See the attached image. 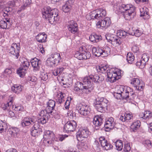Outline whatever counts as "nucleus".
I'll return each mask as SVG.
<instances>
[{
    "label": "nucleus",
    "instance_id": "1",
    "mask_svg": "<svg viewBox=\"0 0 152 152\" xmlns=\"http://www.w3.org/2000/svg\"><path fill=\"white\" fill-rule=\"evenodd\" d=\"M104 79L103 77H100L97 75H91L86 76L83 79V83L80 82L76 83L74 88V90L80 94L83 90L87 94H89L93 88L94 83H97L99 81H102Z\"/></svg>",
    "mask_w": 152,
    "mask_h": 152
},
{
    "label": "nucleus",
    "instance_id": "2",
    "mask_svg": "<svg viewBox=\"0 0 152 152\" xmlns=\"http://www.w3.org/2000/svg\"><path fill=\"white\" fill-rule=\"evenodd\" d=\"M117 11L119 14L125 12L124 17H127V20H130L134 18L136 15L135 7L131 4H122L117 6Z\"/></svg>",
    "mask_w": 152,
    "mask_h": 152
},
{
    "label": "nucleus",
    "instance_id": "3",
    "mask_svg": "<svg viewBox=\"0 0 152 152\" xmlns=\"http://www.w3.org/2000/svg\"><path fill=\"white\" fill-rule=\"evenodd\" d=\"M42 12L43 18L47 19L51 24L58 20V12L57 9L49 10L48 8H44Z\"/></svg>",
    "mask_w": 152,
    "mask_h": 152
},
{
    "label": "nucleus",
    "instance_id": "4",
    "mask_svg": "<svg viewBox=\"0 0 152 152\" xmlns=\"http://www.w3.org/2000/svg\"><path fill=\"white\" fill-rule=\"evenodd\" d=\"M107 74L108 80L111 83H114L120 78L121 71L117 68H112L107 70Z\"/></svg>",
    "mask_w": 152,
    "mask_h": 152
},
{
    "label": "nucleus",
    "instance_id": "5",
    "mask_svg": "<svg viewBox=\"0 0 152 152\" xmlns=\"http://www.w3.org/2000/svg\"><path fill=\"white\" fill-rule=\"evenodd\" d=\"M110 48L107 46L103 48L94 47L92 49L93 53L97 57L100 56L102 57H106L110 54Z\"/></svg>",
    "mask_w": 152,
    "mask_h": 152
},
{
    "label": "nucleus",
    "instance_id": "6",
    "mask_svg": "<svg viewBox=\"0 0 152 152\" xmlns=\"http://www.w3.org/2000/svg\"><path fill=\"white\" fill-rule=\"evenodd\" d=\"M108 101L106 99L101 98L99 100H96L94 104L96 109L99 112L102 113L107 109Z\"/></svg>",
    "mask_w": 152,
    "mask_h": 152
},
{
    "label": "nucleus",
    "instance_id": "7",
    "mask_svg": "<svg viewBox=\"0 0 152 152\" xmlns=\"http://www.w3.org/2000/svg\"><path fill=\"white\" fill-rule=\"evenodd\" d=\"M131 90V88L129 87L121 86L118 87L115 93L118 95L119 99H126L128 97Z\"/></svg>",
    "mask_w": 152,
    "mask_h": 152
},
{
    "label": "nucleus",
    "instance_id": "8",
    "mask_svg": "<svg viewBox=\"0 0 152 152\" xmlns=\"http://www.w3.org/2000/svg\"><path fill=\"white\" fill-rule=\"evenodd\" d=\"M106 15L105 10L102 9H98L94 10L90 13L91 18L93 19H101L104 17Z\"/></svg>",
    "mask_w": 152,
    "mask_h": 152
},
{
    "label": "nucleus",
    "instance_id": "9",
    "mask_svg": "<svg viewBox=\"0 0 152 152\" xmlns=\"http://www.w3.org/2000/svg\"><path fill=\"white\" fill-rule=\"evenodd\" d=\"M83 47H80L79 48L80 52H77L75 55V56L79 60L86 59L90 57V52L83 50Z\"/></svg>",
    "mask_w": 152,
    "mask_h": 152
},
{
    "label": "nucleus",
    "instance_id": "10",
    "mask_svg": "<svg viewBox=\"0 0 152 152\" xmlns=\"http://www.w3.org/2000/svg\"><path fill=\"white\" fill-rule=\"evenodd\" d=\"M106 38L108 42H111V44L115 46H118L122 42L120 38L114 34L106 35Z\"/></svg>",
    "mask_w": 152,
    "mask_h": 152
},
{
    "label": "nucleus",
    "instance_id": "11",
    "mask_svg": "<svg viewBox=\"0 0 152 152\" xmlns=\"http://www.w3.org/2000/svg\"><path fill=\"white\" fill-rule=\"evenodd\" d=\"M90 134V132L87 129L81 128L77 133L76 137L78 140H82L87 138Z\"/></svg>",
    "mask_w": 152,
    "mask_h": 152
},
{
    "label": "nucleus",
    "instance_id": "12",
    "mask_svg": "<svg viewBox=\"0 0 152 152\" xmlns=\"http://www.w3.org/2000/svg\"><path fill=\"white\" fill-rule=\"evenodd\" d=\"M131 83L136 89L140 91L143 90L144 86V85L143 82L137 78L132 79L131 80Z\"/></svg>",
    "mask_w": 152,
    "mask_h": 152
},
{
    "label": "nucleus",
    "instance_id": "13",
    "mask_svg": "<svg viewBox=\"0 0 152 152\" xmlns=\"http://www.w3.org/2000/svg\"><path fill=\"white\" fill-rule=\"evenodd\" d=\"M77 126V124L74 120L67 122L64 126V132H68L75 130Z\"/></svg>",
    "mask_w": 152,
    "mask_h": 152
},
{
    "label": "nucleus",
    "instance_id": "14",
    "mask_svg": "<svg viewBox=\"0 0 152 152\" xmlns=\"http://www.w3.org/2000/svg\"><path fill=\"white\" fill-rule=\"evenodd\" d=\"M20 48L16 43H13L9 49V53L15 56V58L17 59L19 56Z\"/></svg>",
    "mask_w": 152,
    "mask_h": 152
},
{
    "label": "nucleus",
    "instance_id": "15",
    "mask_svg": "<svg viewBox=\"0 0 152 152\" xmlns=\"http://www.w3.org/2000/svg\"><path fill=\"white\" fill-rule=\"evenodd\" d=\"M76 109L78 113L83 116H86L90 113V110L87 105L80 104L76 107Z\"/></svg>",
    "mask_w": 152,
    "mask_h": 152
},
{
    "label": "nucleus",
    "instance_id": "16",
    "mask_svg": "<svg viewBox=\"0 0 152 152\" xmlns=\"http://www.w3.org/2000/svg\"><path fill=\"white\" fill-rule=\"evenodd\" d=\"M36 122V118L34 117L25 118L21 121V124L23 127L30 126L34 124Z\"/></svg>",
    "mask_w": 152,
    "mask_h": 152
},
{
    "label": "nucleus",
    "instance_id": "17",
    "mask_svg": "<svg viewBox=\"0 0 152 152\" xmlns=\"http://www.w3.org/2000/svg\"><path fill=\"white\" fill-rule=\"evenodd\" d=\"M99 141L103 149L105 150H109L113 147L112 145L106 140L104 137H101L99 138Z\"/></svg>",
    "mask_w": 152,
    "mask_h": 152
},
{
    "label": "nucleus",
    "instance_id": "18",
    "mask_svg": "<svg viewBox=\"0 0 152 152\" xmlns=\"http://www.w3.org/2000/svg\"><path fill=\"white\" fill-rule=\"evenodd\" d=\"M111 22L110 18L108 17L105 18L104 20L101 21H98L96 23L97 28H99L101 27L104 28H107L111 24Z\"/></svg>",
    "mask_w": 152,
    "mask_h": 152
},
{
    "label": "nucleus",
    "instance_id": "19",
    "mask_svg": "<svg viewBox=\"0 0 152 152\" xmlns=\"http://www.w3.org/2000/svg\"><path fill=\"white\" fill-rule=\"evenodd\" d=\"M42 132V129L40 128L38 123H35L31 130V135L34 137L38 136Z\"/></svg>",
    "mask_w": 152,
    "mask_h": 152
},
{
    "label": "nucleus",
    "instance_id": "20",
    "mask_svg": "<svg viewBox=\"0 0 152 152\" xmlns=\"http://www.w3.org/2000/svg\"><path fill=\"white\" fill-rule=\"evenodd\" d=\"M115 122L114 118L112 117L108 118L104 124V127L106 131H109L110 129H112L115 126Z\"/></svg>",
    "mask_w": 152,
    "mask_h": 152
},
{
    "label": "nucleus",
    "instance_id": "21",
    "mask_svg": "<svg viewBox=\"0 0 152 152\" xmlns=\"http://www.w3.org/2000/svg\"><path fill=\"white\" fill-rule=\"evenodd\" d=\"M67 28L69 31L73 34H75L78 30L77 24L73 20L69 22Z\"/></svg>",
    "mask_w": 152,
    "mask_h": 152
},
{
    "label": "nucleus",
    "instance_id": "22",
    "mask_svg": "<svg viewBox=\"0 0 152 152\" xmlns=\"http://www.w3.org/2000/svg\"><path fill=\"white\" fill-rule=\"evenodd\" d=\"M39 115L40 117L38 119L37 121V119L36 118V123H38L39 124H45L48 120V116L44 113V112L42 111H41L39 114Z\"/></svg>",
    "mask_w": 152,
    "mask_h": 152
},
{
    "label": "nucleus",
    "instance_id": "23",
    "mask_svg": "<svg viewBox=\"0 0 152 152\" xmlns=\"http://www.w3.org/2000/svg\"><path fill=\"white\" fill-rule=\"evenodd\" d=\"M74 2L73 0H68L62 7L63 11L65 12H69L71 9Z\"/></svg>",
    "mask_w": 152,
    "mask_h": 152
},
{
    "label": "nucleus",
    "instance_id": "24",
    "mask_svg": "<svg viewBox=\"0 0 152 152\" xmlns=\"http://www.w3.org/2000/svg\"><path fill=\"white\" fill-rule=\"evenodd\" d=\"M31 66L33 67L34 70L37 71L39 69V65L41 63V61L35 58L31 60Z\"/></svg>",
    "mask_w": 152,
    "mask_h": 152
},
{
    "label": "nucleus",
    "instance_id": "25",
    "mask_svg": "<svg viewBox=\"0 0 152 152\" xmlns=\"http://www.w3.org/2000/svg\"><path fill=\"white\" fill-rule=\"evenodd\" d=\"M140 16L144 17L145 19H147L150 18L148 12V9L146 7H143L140 9Z\"/></svg>",
    "mask_w": 152,
    "mask_h": 152
},
{
    "label": "nucleus",
    "instance_id": "26",
    "mask_svg": "<svg viewBox=\"0 0 152 152\" xmlns=\"http://www.w3.org/2000/svg\"><path fill=\"white\" fill-rule=\"evenodd\" d=\"M10 25L9 19L7 18H4L0 21V27L2 28H8Z\"/></svg>",
    "mask_w": 152,
    "mask_h": 152
},
{
    "label": "nucleus",
    "instance_id": "27",
    "mask_svg": "<svg viewBox=\"0 0 152 152\" xmlns=\"http://www.w3.org/2000/svg\"><path fill=\"white\" fill-rule=\"evenodd\" d=\"M140 117L144 119H147L151 118L152 116V113L150 111H146L144 113H141L140 114Z\"/></svg>",
    "mask_w": 152,
    "mask_h": 152
},
{
    "label": "nucleus",
    "instance_id": "28",
    "mask_svg": "<svg viewBox=\"0 0 152 152\" xmlns=\"http://www.w3.org/2000/svg\"><path fill=\"white\" fill-rule=\"evenodd\" d=\"M47 38V35L44 33L39 34L36 36L37 41L39 42H45Z\"/></svg>",
    "mask_w": 152,
    "mask_h": 152
},
{
    "label": "nucleus",
    "instance_id": "29",
    "mask_svg": "<svg viewBox=\"0 0 152 152\" xmlns=\"http://www.w3.org/2000/svg\"><path fill=\"white\" fill-rule=\"evenodd\" d=\"M23 86L19 84H15L11 87L12 91L18 94L23 89Z\"/></svg>",
    "mask_w": 152,
    "mask_h": 152
},
{
    "label": "nucleus",
    "instance_id": "30",
    "mask_svg": "<svg viewBox=\"0 0 152 152\" xmlns=\"http://www.w3.org/2000/svg\"><path fill=\"white\" fill-rule=\"evenodd\" d=\"M65 95L64 94L60 92L57 96L56 100L57 102L61 104L64 102V101L65 96Z\"/></svg>",
    "mask_w": 152,
    "mask_h": 152
},
{
    "label": "nucleus",
    "instance_id": "31",
    "mask_svg": "<svg viewBox=\"0 0 152 152\" xmlns=\"http://www.w3.org/2000/svg\"><path fill=\"white\" fill-rule=\"evenodd\" d=\"M140 126V121L137 120L132 123L131 126L130 128L133 132H135L137 130Z\"/></svg>",
    "mask_w": 152,
    "mask_h": 152
},
{
    "label": "nucleus",
    "instance_id": "32",
    "mask_svg": "<svg viewBox=\"0 0 152 152\" xmlns=\"http://www.w3.org/2000/svg\"><path fill=\"white\" fill-rule=\"evenodd\" d=\"M13 101L12 100H11L6 104L2 103L1 105V107L4 110H6L7 111H8L12 107Z\"/></svg>",
    "mask_w": 152,
    "mask_h": 152
},
{
    "label": "nucleus",
    "instance_id": "33",
    "mask_svg": "<svg viewBox=\"0 0 152 152\" xmlns=\"http://www.w3.org/2000/svg\"><path fill=\"white\" fill-rule=\"evenodd\" d=\"M101 118L98 116H95L94 118L93 123L95 127H99L102 124Z\"/></svg>",
    "mask_w": 152,
    "mask_h": 152
},
{
    "label": "nucleus",
    "instance_id": "34",
    "mask_svg": "<svg viewBox=\"0 0 152 152\" xmlns=\"http://www.w3.org/2000/svg\"><path fill=\"white\" fill-rule=\"evenodd\" d=\"M89 38L91 41L93 42H97L101 39V37L99 35H91L89 36Z\"/></svg>",
    "mask_w": 152,
    "mask_h": 152
},
{
    "label": "nucleus",
    "instance_id": "35",
    "mask_svg": "<svg viewBox=\"0 0 152 152\" xmlns=\"http://www.w3.org/2000/svg\"><path fill=\"white\" fill-rule=\"evenodd\" d=\"M132 117V114L130 113H125L123 114L120 118V120L124 122L130 120Z\"/></svg>",
    "mask_w": 152,
    "mask_h": 152
},
{
    "label": "nucleus",
    "instance_id": "36",
    "mask_svg": "<svg viewBox=\"0 0 152 152\" xmlns=\"http://www.w3.org/2000/svg\"><path fill=\"white\" fill-rule=\"evenodd\" d=\"M27 69L21 66L17 70V73L21 77L24 76L26 72Z\"/></svg>",
    "mask_w": 152,
    "mask_h": 152
},
{
    "label": "nucleus",
    "instance_id": "37",
    "mask_svg": "<svg viewBox=\"0 0 152 152\" xmlns=\"http://www.w3.org/2000/svg\"><path fill=\"white\" fill-rule=\"evenodd\" d=\"M54 59V62L56 65L58 64L61 61V58L59 53H56L52 57Z\"/></svg>",
    "mask_w": 152,
    "mask_h": 152
},
{
    "label": "nucleus",
    "instance_id": "38",
    "mask_svg": "<svg viewBox=\"0 0 152 152\" xmlns=\"http://www.w3.org/2000/svg\"><path fill=\"white\" fill-rule=\"evenodd\" d=\"M126 59L128 63L131 64L134 61V57L133 54L129 53L127 55Z\"/></svg>",
    "mask_w": 152,
    "mask_h": 152
},
{
    "label": "nucleus",
    "instance_id": "39",
    "mask_svg": "<svg viewBox=\"0 0 152 152\" xmlns=\"http://www.w3.org/2000/svg\"><path fill=\"white\" fill-rule=\"evenodd\" d=\"M115 144L117 150L120 151L122 150L123 147V144L121 140H117L115 142Z\"/></svg>",
    "mask_w": 152,
    "mask_h": 152
},
{
    "label": "nucleus",
    "instance_id": "40",
    "mask_svg": "<svg viewBox=\"0 0 152 152\" xmlns=\"http://www.w3.org/2000/svg\"><path fill=\"white\" fill-rule=\"evenodd\" d=\"M127 34L128 33L127 32L122 30H118L117 33V35L119 37V38L126 37Z\"/></svg>",
    "mask_w": 152,
    "mask_h": 152
},
{
    "label": "nucleus",
    "instance_id": "41",
    "mask_svg": "<svg viewBox=\"0 0 152 152\" xmlns=\"http://www.w3.org/2000/svg\"><path fill=\"white\" fill-rule=\"evenodd\" d=\"M54 108H52V107H50L47 106L45 110H42L41 111L44 112V113L47 114V115L49 116L50 114L51 115H52V113L53 112L52 110H54Z\"/></svg>",
    "mask_w": 152,
    "mask_h": 152
},
{
    "label": "nucleus",
    "instance_id": "42",
    "mask_svg": "<svg viewBox=\"0 0 152 152\" xmlns=\"http://www.w3.org/2000/svg\"><path fill=\"white\" fill-rule=\"evenodd\" d=\"M64 70V68L62 67L57 68L53 71L52 73L53 75L56 76L58 75L61 72H62Z\"/></svg>",
    "mask_w": 152,
    "mask_h": 152
},
{
    "label": "nucleus",
    "instance_id": "43",
    "mask_svg": "<svg viewBox=\"0 0 152 152\" xmlns=\"http://www.w3.org/2000/svg\"><path fill=\"white\" fill-rule=\"evenodd\" d=\"M40 77L41 78L42 80L44 81H46L48 78L47 74L45 72H41Z\"/></svg>",
    "mask_w": 152,
    "mask_h": 152
},
{
    "label": "nucleus",
    "instance_id": "44",
    "mask_svg": "<svg viewBox=\"0 0 152 152\" xmlns=\"http://www.w3.org/2000/svg\"><path fill=\"white\" fill-rule=\"evenodd\" d=\"M148 56L147 54H144L142 55L141 61H142L143 64H145L146 65V63L148 61Z\"/></svg>",
    "mask_w": 152,
    "mask_h": 152
},
{
    "label": "nucleus",
    "instance_id": "45",
    "mask_svg": "<svg viewBox=\"0 0 152 152\" xmlns=\"http://www.w3.org/2000/svg\"><path fill=\"white\" fill-rule=\"evenodd\" d=\"M53 58L50 57L48 58L46 61V62L48 66H52L56 64L54 61Z\"/></svg>",
    "mask_w": 152,
    "mask_h": 152
},
{
    "label": "nucleus",
    "instance_id": "46",
    "mask_svg": "<svg viewBox=\"0 0 152 152\" xmlns=\"http://www.w3.org/2000/svg\"><path fill=\"white\" fill-rule=\"evenodd\" d=\"M46 134L48 136V137H50V139L51 138L53 141H56L54 134L52 132L48 130L46 132Z\"/></svg>",
    "mask_w": 152,
    "mask_h": 152
},
{
    "label": "nucleus",
    "instance_id": "47",
    "mask_svg": "<svg viewBox=\"0 0 152 152\" xmlns=\"http://www.w3.org/2000/svg\"><path fill=\"white\" fill-rule=\"evenodd\" d=\"M136 96L135 94L132 91H130L129 93V95L127 98L126 99L127 100H133Z\"/></svg>",
    "mask_w": 152,
    "mask_h": 152
},
{
    "label": "nucleus",
    "instance_id": "48",
    "mask_svg": "<svg viewBox=\"0 0 152 152\" xmlns=\"http://www.w3.org/2000/svg\"><path fill=\"white\" fill-rule=\"evenodd\" d=\"M22 67L28 69L30 65V64L27 59H25L22 62Z\"/></svg>",
    "mask_w": 152,
    "mask_h": 152
},
{
    "label": "nucleus",
    "instance_id": "49",
    "mask_svg": "<svg viewBox=\"0 0 152 152\" xmlns=\"http://www.w3.org/2000/svg\"><path fill=\"white\" fill-rule=\"evenodd\" d=\"M97 70L102 73H104L107 69V67L105 66H104L102 65L99 66L97 67Z\"/></svg>",
    "mask_w": 152,
    "mask_h": 152
},
{
    "label": "nucleus",
    "instance_id": "50",
    "mask_svg": "<svg viewBox=\"0 0 152 152\" xmlns=\"http://www.w3.org/2000/svg\"><path fill=\"white\" fill-rule=\"evenodd\" d=\"M48 106L52 107V108L54 109V107L55 105V101L52 99L49 100L47 103Z\"/></svg>",
    "mask_w": 152,
    "mask_h": 152
},
{
    "label": "nucleus",
    "instance_id": "51",
    "mask_svg": "<svg viewBox=\"0 0 152 152\" xmlns=\"http://www.w3.org/2000/svg\"><path fill=\"white\" fill-rule=\"evenodd\" d=\"M131 147L129 143L125 144L124 151L125 152H129L131 150Z\"/></svg>",
    "mask_w": 152,
    "mask_h": 152
},
{
    "label": "nucleus",
    "instance_id": "52",
    "mask_svg": "<svg viewBox=\"0 0 152 152\" xmlns=\"http://www.w3.org/2000/svg\"><path fill=\"white\" fill-rule=\"evenodd\" d=\"M6 127L4 123L1 121L0 122V132L1 133L6 129Z\"/></svg>",
    "mask_w": 152,
    "mask_h": 152
},
{
    "label": "nucleus",
    "instance_id": "53",
    "mask_svg": "<svg viewBox=\"0 0 152 152\" xmlns=\"http://www.w3.org/2000/svg\"><path fill=\"white\" fill-rule=\"evenodd\" d=\"M136 65L140 69H142L144 68L145 65V64H143L142 61H141V60H140L139 61L137 62L136 63Z\"/></svg>",
    "mask_w": 152,
    "mask_h": 152
},
{
    "label": "nucleus",
    "instance_id": "54",
    "mask_svg": "<svg viewBox=\"0 0 152 152\" xmlns=\"http://www.w3.org/2000/svg\"><path fill=\"white\" fill-rule=\"evenodd\" d=\"M11 108L15 110V111H19L22 110L23 109V107L21 106H16V105H12Z\"/></svg>",
    "mask_w": 152,
    "mask_h": 152
},
{
    "label": "nucleus",
    "instance_id": "55",
    "mask_svg": "<svg viewBox=\"0 0 152 152\" xmlns=\"http://www.w3.org/2000/svg\"><path fill=\"white\" fill-rule=\"evenodd\" d=\"M12 72V69L11 68L6 69L4 72V73L6 75L9 76L11 75Z\"/></svg>",
    "mask_w": 152,
    "mask_h": 152
},
{
    "label": "nucleus",
    "instance_id": "56",
    "mask_svg": "<svg viewBox=\"0 0 152 152\" xmlns=\"http://www.w3.org/2000/svg\"><path fill=\"white\" fill-rule=\"evenodd\" d=\"M31 2V0H26L24 3V5L23 7H22V9H24V8L23 7H26L30 4Z\"/></svg>",
    "mask_w": 152,
    "mask_h": 152
},
{
    "label": "nucleus",
    "instance_id": "57",
    "mask_svg": "<svg viewBox=\"0 0 152 152\" xmlns=\"http://www.w3.org/2000/svg\"><path fill=\"white\" fill-rule=\"evenodd\" d=\"M85 143L84 142H80L77 146V148L79 149H81L84 148L85 146Z\"/></svg>",
    "mask_w": 152,
    "mask_h": 152
},
{
    "label": "nucleus",
    "instance_id": "58",
    "mask_svg": "<svg viewBox=\"0 0 152 152\" xmlns=\"http://www.w3.org/2000/svg\"><path fill=\"white\" fill-rule=\"evenodd\" d=\"M142 31L138 29L135 30L134 35L137 37H139L142 34Z\"/></svg>",
    "mask_w": 152,
    "mask_h": 152
},
{
    "label": "nucleus",
    "instance_id": "59",
    "mask_svg": "<svg viewBox=\"0 0 152 152\" xmlns=\"http://www.w3.org/2000/svg\"><path fill=\"white\" fill-rule=\"evenodd\" d=\"M12 8L11 7H8L6 8V12H4V14H3V15L4 16H5L7 15H8V13L9 12L11 11L12 10Z\"/></svg>",
    "mask_w": 152,
    "mask_h": 152
},
{
    "label": "nucleus",
    "instance_id": "60",
    "mask_svg": "<svg viewBox=\"0 0 152 152\" xmlns=\"http://www.w3.org/2000/svg\"><path fill=\"white\" fill-rule=\"evenodd\" d=\"M68 116H71L72 118L74 119L76 116V114L75 113H73L72 110H70L68 111L67 113Z\"/></svg>",
    "mask_w": 152,
    "mask_h": 152
},
{
    "label": "nucleus",
    "instance_id": "61",
    "mask_svg": "<svg viewBox=\"0 0 152 152\" xmlns=\"http://www.w3.org/2000/svg\"><path fill=\"white\" fill-rule=\"evenodd\" d=\"M144 145L145 146L148 147H152V143L151 142L150 140H146L145 141Z\"/></svg>",
    "mask_w": 152,
    "mask_h": 152
},
{
    "label": "nucleus",
    "instance_id": "62",
    "mask_svg": "<svg viewBox=\"0 0 152 152\" xmlns=\"http://www.w3.org/2000/svg\"><path fill=\"white\" fill-rule=\"evenodd\" d=\"M19 129L16 127L12 128V133L13 135L16 134L19 132Z\"/></svg>",
    "mask_w": 152,
    "mask_h": 152
},
{
    "label": "nucleus",
    "instance_id": "63",
    "mask_svg": "<svg viewBox=\"0 0 152 152\" xmlns=\"http://www.w3.org/2000/svg\"><path fill=\"white\" fill-rule=\"evenodd\" d=\"M68 137V135L66 134L61 135L59 137V140L60 141H62Z\"/></svg>",
    "mask_w": 152,
    "mask_h": 152
},
{
    "label": "nucleus",
    "instance_id": "64",
    "mask_svg": "<svg viewBox=\"0 0 152 152\" xmlns=\"http://www.w3.org/2000/svg\"><path fill=\"white\" fill-rule=\"evenodd\" d=\"M139 50L138 47L136 45H134L132 48V51L134 53H137Z\"/></svg>",
    "mask_w": 152,
    "mask_h": 152
}]
</instances>
